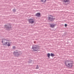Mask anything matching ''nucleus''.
<instances>
[{
  "label": "nucleus",
  "instance_id": "obj_11",
  "mask_svg": "<svg viewBox=\"0 0 74 74\" xmlns=\"http://www.w3.org/2000/svg\"><path fill=\"white\" fill-rule=\"evenodd\" d=\"M51 56L52 57L55 56V54L53 53H51Z\"/></svg>",
  "mask_w": 74,
  "mask_h": 74
},
{
  "label": "nucleus",
  "instance_id": "obj_6",
  "mask_svg": "<svg viewBox=\"0 0 74 74\" xmlns=\"http://www.w3.org/2000/svg\"><path fill=\"white\" fill-rule=\"evenodd\" d=\"M14 54L15 56H16V57H18V56H19V53L18 52L14 51Z\"/></svg>",
  "mask_w": 74,
  "mask_h": 74
},
{
  "label": "nucleus",
  "instance_id": "obj_8",
  "mask_svg": "<svg viewBox=\"0 0 74 74\" xmlns=\"http://www.w3.org/2000/svg\"><path fill=\"white\" fill-rule=\"evenodd\" d=\"M64 2V3H68V2H69L70 1L69 0H62Z\"/></svg>",
  "mask_w": 74,
  "mask_h": 74
},
{
  "label": "nucleus",
  "instance_id": "obj_4",
  "mask_svg": "<svg viewBox=\"0 0 74 74\" xmlns=\"http://www.w3.org/2000/svg\"><path fill=\"white\" fill-rule=\"evenodd\" d=\"M32 49L34 51H37L38 50V46L37 45H34L32 47Z\"/></svg>",
  "mask_w": 74,
  "mask_h": 74
},
{
  "label": "nucleus",
  "instance_id": "obj_16",
  "mask_svg": "<svg viewBox=\"0 0 74 74\" xmlns=\"http://www.w3.org/2000/svg\"><path fill=\"white\" fill-rule=\"evenodd\" d=\"M13 11L14 12H15L16 10H13Z\"/></svg>",
  "mask_w": 74,
  "mask_h": 74
},
{
  "label": "nucleus",
  "instance_id": "obj_2",
  "mask_svg": "<svg viewBox=\"0 0 74 74\" xmlns=\"http://www.w3.org/2000/svg\"><path fill=\"white\" fill-rule=\"evenodd\" d=\"M7 40H4L2 41V43L4 44L5 45H7L8 47H10L11 45V44L10 42H8L7 44Z\"/></svg>",
  "mask_w": 74,
  "mask_h": 74
},
{
  "label": "nucleus",
  "instance_id": "obj_10",
  "mask_svg": "<svg viewBox=\"0 0 74 74\" xmlns=\"http://www.w3.org/2000/svg\"><path fill=\"white\" fill-rule=\"evenodd\" d=\"M41 2H43V3H45L46 1H47V0H40Z\"/></svg>",
  "mask_w": 74,
  "mask_h": 74
},
{
  "label": "nucleus",
  "instance_id": "obj_9",
  "mask_svg": "<svg viewBox=\"0 0 74 74\" xmlns=\"http://www.w3.org/2000/svg\"><path fill=\"white\" fill-rule=\"evenodd\" d=\"M36 16H40V13H37L36 15Z\"/></svg>",
  "mask_w": 74,
  "mask_h": 74
},
{
  "label": "nucleus",
  "instance_id": "obj_13",
  "mask_svg": "<svg viewBox=\"0 0 74 74\" xmlns=\"http://www.w3.org/2000/svg\"><path fill=\"white\" fill-rule=\"evenodd\" d=\"M36 69H39V67H38V65H37V66L36 68Z\"/></svg>",
  "mask_w": 74,
  "mask_h": 74
},
{
  "label": "nucleus",
  "instance_id": "obj_15",
  "mask_svg": "<svg viewBox=\"0 0 74 74\" xmlns=\"http://www.w3.org/2000/svg\"><path fill=\"white\" fill-rule=\"evenodd\" d=\"M13 49H15V47L14 46L13 47Z\"/></svg>",
  "mask_w": 74,
  "mask_h": 74
},
{
  "label": "nucleus",
  "instance_id": "obj_5",
  "mask_svg": "<svg viewBox=\"0 0 74 74\" xmlns=\"http://www.w3.org/2000/svg\"><path fill=\"white\" fill-rule=\"evenodd\" d=\"M28 21L29 23H31V24H32L34 22V20L32 18H30L28 20Z\"/></svg>",
  "mask_w": 74,
  "mask_h": 74
},
{
  "label": "nucleus",
  "instance_id": "obj_17",
  "mask_svg": "<svg viewBox=\"0 0 74 74\" xmlns=\"http://www.w3.org/2000/svg\"><path fill=\"white\" fill-rule=\"evenodd\" d=\"M8 29H9V27H8Z\"/></svg>",
  "mask_w": 74,
  "mask_h": 74
},
{
  "label": "nucleus",
  "instance_id": "obj_18",
  "mask_svg": "<svg viewBox=\"0 0 74 74\" xmlns=\"http://www.w3.org/2000/svg\"><path fill=\"white\" fill-rule=\"evenodd\" d=\"M6 26H7V25H5V27H6Z\"/></svg>",
  "mask_w": 74,
  "mask_h": 74
},
{
  "label": "nucleus",
  "instance_id": "obj_1",
  "mask_svg": "<svg viewBox=\"0 0 74 74\" xmlns=\"http://www.w3.org/2000/svg\"><path fill=\"white\" fill-rule=\"evenodd\" d=\"M65 64L66 67H69V68H71L73 66V63L70 61H66Z\"/></svg>",
  "mask_w": 74,
  "mask_h": 74
},
{
  "label": "nucleus",
  "instance_id": "obj_7",
  "mask_svg": "<svg viewBox=\"0 0 74 74\" xmlns=\"http://www.w3.org/2000/svg\"><path fill=\"white\" fill-rule=\"evenodd\" d=\"M50 27H51L52 28H53V27H55V25L53 24H50Z\"/></svg>",
  "mask_w": 74,
  "mask_h": 74
},
{
  "label": "nucleus",
  "instance_id": "obj_3",
  "mask_svg": "<svg viewBox=\"0 0 74 74\" xmlns=\"http://www.w3.org/2000/svg\"><path fill=\"white\" fill-rule=\"evenodd\" d=\"M55 18H53V16H52L51 15H50L49 16V21H52L53 20H54Z\"/></svg>",
  "mask_w": 74,
  "mask_h": 74
},
{
  "label": "nucleus",
  "instance_id": "obj_14",
  "mask_svg": "<svg viewBox=\"0 0 74 74\" xmlns=\"http://www.w3.org/2000/svg\"><path fill=\"white\" fill-rule=\"evenodd\" d=\"M65 27H67V24H65Z\"/></svg>",
  "mask_w": 74,
  "mask_h": 74
},
{
  "label": "nucleus",
  "instance_id": "obj_12",
  "mask_svg": "<svg viewBox=\"0 0 74 74\" xmlns=\"http://www.w3.org/2000/svg\"><path fill=\"white\" fill-rule=\"evenodd\" d=\"M47 56L49 58H50V56L51 55L50 54V53H48L47 54Z\"/></svg>",
  "mask_w": 74,
  "mask_h": 74
}]
</instances>
